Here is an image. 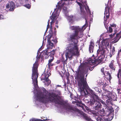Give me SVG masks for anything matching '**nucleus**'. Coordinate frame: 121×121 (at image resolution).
Returning <instances> with one entry per match:
<instances>
[{"label": "nucleus", "mask_w": 121, "mask_h": 121, "mask_svg": "<svg viewBox=\"0 0 121 121\" xmlns=\"http://www.w3.org/2000/svg\"><path fill=\"white\" fill-rule=\"evenodd\" d=\"M108 31L110 33H111L112 32V29L111 26H109V27L108 30Z\"/></svg>", "instance_id": "nucleus-41"}, {"label": "nucleus", "mask_w": 121, "mask_h": 121, "mask_svg": "<svg viewBox=\"0 0 121 121\" xmlns=\"http://www.w3.org/2000/svg\"><path fill=\"white\" fill-rule=\"evenodd\" d=\"M92 110L91 111L92 113L93 114V116L94 117H98V110Z\"/></svg>", "instance_id": "nucleus-28"}, {"label": "nucleus", "mask_w": 121, "mask_h": 121, "mask_svg": "<svg viewBox=\"0 0 121 121\" xmlns=\"http://www.w3.org/2000/svg\"><path fill=\"white\" fill-rule=\"evenodd\" d=\"M94 45V43L92 41H91L89 47V51L90 53H92L93 52V50Z\"/></svg>", "instance_id": "nucleus-19"}, {"label": "nucleus", "mask_w": 121, "mask_h": 121, "mask_svg": "<svg viewBox=\"0 0 121 121\" xmlns=\"http://www.w3.org/2000/svg\"><path fill=\"white\" fill-rule=\"evenodd\" d=\"M47 120V119L42 120L40 119H37L34 118L32 119L31 120H30L29 121H46Z\"/></svg>", "instance_id": "nucleus-31"}, {"label": "nucleus", "mask_w": 121, "mask_h": 121, "mask_svg": "<svg viewBox=\"0 0 121 121\" xmlns=\"http://www.w3.org/2000/svg\"><path fill=\"white\" fill-rule=\"evenodd\" d=\"M49 23H50V21L49 20L48 22V24L49 25Z\"/></svg>", "instance_id": "nucleus-58"}, {"label": "nucleus", "mask_w": 121, "mask_h": 121, "mask_svg": "<svg viewBox=\"0 0 121 121\" xmlns=\"http://www.w3.org/2000/svg\"><path fill=\"white\" fill-rule=\"evenodd\" d=\"M55 23L56 24V25H57L58 24V22L57 21H56Z\"/></svg>", "instance_id": "nucleus-54"}, {"label": "nucleus", "mask_w": 121, "mask_h": 121, "mask_svg": "<svg viewBox=\"0 0 121 121\" xmlns=\"http://www.w3.org/2000/svg\"><path fill=\"white\" fill-rule=\"evenodd\" d=\"M50 76L48 73H43L42 74L41 78V80H44L46 82H48L47 83L48 85H49L51 83V81L48 79L49 77Z\"/></svg>", "instance_id": "nucleus-11"}, {"label": "nucleus", "mask_w": 121, "mask_h": 121, "mask_svg": "<svg viewBox=\"0 0 121 121\" xmlns=\"http://www.w3.org/2000/svg\"><path fill=\"white\" fill-rule=\"evenodd\" d=\"M101 72L103 73V74L104 76L105 75L106 73H105L106 71H104V68H102L101 70Z\"/></svg>", "instance_id": "nucleus-40"}, {"label": "nucleus", "mask_w": 121, "mask_h": 121, "mask_svg": "<svg viewBox=\"0 0 121 121\" xmlns=\"http://www.w3.org/2000/svg\"><path fill=\"white\" fill-rule=\"evenodd\" d=\"M85 25L81 28L79 26H72L69 27L71 30H74V33H71L67 38L68 42L70 43L67 45L65 56L66 58H72L73 56L78 55L79 53L78 43V39L81 38L83 35V32L85 29H84Z\"/></svg>", "instance_id": "nucleus-2"}, {"label": "nucleus", "mask_w": 121, "mask_h": 121, "mask_svg": "<svg viewBox=\"0 0 121 121\" xmlns=\"http://www.w3.org/2000/svg\"><path fill=\"white\" fill-rule=\"evenodd\" d=\"M66 76L67 79L68 80L69 77V73L67 74H66Z\"/></svg>", "instance_id": "nucleus-45"}, {"label": "nucleus", "mask_w": 121, "mask_h": 121, "mask_svg": "<svg viewBox=\"0 0 121 121\" xmlns=\"http://www.w3.org/2000/svg\"><path fill=\"white\" fill-rule=\"evenodd\" d=\"M60 60H58L56 61V63L57 64H59L60 63Z\"/></svg>", "instance_id": "nucleus-48"}, {"label": "nucleus", "mask_w": 121, "mask_h": 121, "mask_svg": "<svg viewBox=\"0 0 121 121\" xmlns=\"http://www.w3.org/2000/svg\"><path fill=\"white\" fill-rule=\"evenodd\" d=\"M118 88H121V79H118Z\"/></svg>", "instance_id": "nucleus-38"}, {"label": "nucleus", "mask_w": 121, "mask_h": 121, "mask_svg": "<svg viewBox=\"0 0 121 121\" xmlns=\"http://www.w3.org/2000/svg\"><path fill=\"white\" fill-rule=\"evenodd\" d=\"M57 86H58V87H59V86H59V85H57Z\"/></svg>", "instance_id": "nucleus-63"}, {"label": "nucleus", "mask_w": 121, "mask_h": 121, "mask_svg": "<svg viewBox=\"0 0 121 121\" xmlns=\"http://www.w3.org/2000/svg\"><path fill=\"white\" fill-rule=\"evenodd\" d=\"M15 7V4L14 2L12 1L9 2V4H7L6 6V8L9 9V11H14Z\"/></svg>", "instance_id": "nucleus-12"}, {"label": "nucleus", "mask_w": 121, "mask_h": 121, "mask_svg": "<svg viewBox=\"0 0 121 121\" xmlns=\"http://www.w3.org/2000/svg\"><path fill=\"white\" fill-rule=\"evenodd\" d=\"M101 56L98 57V59H95L94 57H92L88 60L89 64L92 65H94L97 64H98L99 62H101L103 60V58L101 57Z\"/></svg>", "instance_id": "nucleus-6"}, {"label": "nucleus", "mask_w": 121, "mask_h": 121, "mask_svg": "<svg viewBox=\"0 0 121 121\" xmlns=\"http://www.w3.org/2000/svg\"><path fill=\"white\" fill-rule=\"evenodd\" d=\"M51 36L48 37L47 39L48 42L47 45V48L45 50L43 51L42 53L46 59L50 57L54 58V56L56 50H53L52 51L50 50V49H52L53 46V43L50 40Z\"/></svg>", "instance_id": "nucleus-4"}, {"label": "nucleus", "mask_w": 121, "mask_h": 121, "mask_svg": "<svg viewBox=\"0 0 121 121\" xmlns=\"http://www.w3.org/2000/svg\"><path fill=\"white\" fill-rule=\"evenodd\" d=\"M81 101H78L77 102V103L79 104H81Z\"/></svg>", "instance_id": "nucleus-56"}, {"label": "nucleus", "mask_w": 121, "mask_h": 121, "mask_svg": "<svg viewBox=\"0 0 121 121\" xmlns=\"http://www.w3.org/2000/svg\"><path fill=\"white\" fill-rule=\"evenodd\" d=\"M108 110H107V111L109 112L108 113H109V116H110L111 115V116L110 118L109 119L108 118V119L109 121H111L113 117L114 110H113V108L112 107H108Z\"/></svg>", "instance_id": "nucleus-13"}, {"label": "nucleus", "mask_w": 121, "mask_h": 121, "mask_svg": "<svg viewBox=\"0 0 121 121\" xmlns=\"http://www.w3.org/2000/svg\"><path fill=\"white\" fill-rule=\"evenodd\" d=\"M98 115L100 116H104L105 115V111L103 108L98 111Z\"/></svg>", "instance_id": "nucleus-26"}, {"label": "nucleus", "mask_w": 121, "mask_h": 121, "mask_svg": "<svg viewBox=\"0 0 121 121\" xmlns=\"http://www.w3.org/2000/svg\"><path fill=\"white\" fill-rule=\"evenodd\" d=\"M2 16H3V15H0V19H1V17Z\"/></svg>", "instance_id": "nucleus-59"}, {"label": "nucleus", "mask_w": 121, "mask_h": 121, "mask_svg": "<svg viewBox=\"0 0 121 121\" xmlns=\"http://www.w3.org/2000/svg\"><path fill=\"white\" fill-rule=\"evenodd\" d=\"M117 91L118 94H121V88H118L117 89Z\"/></svg>", "instance_id": "nucleus-39"}, {"label": "nucleus", "mask_w": 121, "mask_h": 121, "mask_svg": "<svg viewBox=\"0 0 121 121\" xmlns=\"http://www.w3.org/2000/svg\"><path fill=\"white\" fill-rule=\"evenodd\" d=\"M101 103L105 105V103L104 102V101L103 100H101Z\"/></svg>", "instance_id": "nucleus-49"}, {"label": "nucleus", "mask_w": 121, "mask_h": 121, "mask_svg": "<svg viewBox=\"0 0 121 121\" xmlns=\"http://www.w3.org/2000/svg\"><path fill=\"white\" fill-rule=\"evenodd\" d=\"M77 3L80 6V14L82 17H84L85 15V12L84 10V6L80 3L78 2H77Z\"/></svg>", "instance_id": "nucleus-16"}, {"label": "nucleus", "mask_w": 121, "mask_h": 121, "mask_svg": "<svg viewBox=\"0 0 121 121\" xmlns=\"http://www.w3.org/2000/svg\"><path fill=\"white\" fill-rule=\"evenodd\" d=\"M103 89L104 90V89L105 88V86H104V85L103 86Z\"/></svg>", "instance_id": "nucleus-57"}, {"label": "nucleus", "mask_w": 121, "mask_h": 121, "mask_svg": "<svg viewBox=\"0 0 121 121\" xmlns=\"http://www.w3.org/2000/svg\"><path fill=\"white\" fill-rule=\"evenodd\" d=\"M88 69H86L82 64H81L75 71V77L78 81V86L81 91L87 88L86 78L88 75Z\"/></svg>", "instance_id": "nucleus-3"}, {"label": "nucleus", "mask_w": 121, "mask_h": 121, "mask_svg": "<svg viewBox=\"0 0 121 121\" xmlns=\"http://www.w3.org/2000/svg\"><path fill=\"white\" fill-rule=\"evenodd\" d=\"M43 92L41 91H38V101L41 102L47 103L49 101L54 102L55 104H57L63 106L66 109H68L73 112L77 113L79 114L78 116L82 115L86 120L87 121H93L87 115L78 109L70 105L67 101H65L61 98H55L61 94L60 91L56 90L55 92L57 94L53 92H49L44 88L42 89Z\"/></svg>", "instance_id": "nucleus-1"}, {"label": "nucleus", "mask_w": 121, "mask_h": 121, "mask_svg": "<svg viewBox=\"0 0 121 121\" xmlns=\"http://www.w3.org/2000/svg\"><path fill=\"white\" fill-rule=\"evenodd\" d=\"M90 105L95 110H98L101 108L102 105L100 102L98 100L94 99L90 100Z\"/></svg>", "instance_id": "nucleus-5"}, {"label": "nucleus", "mask_w": 121, "mask_h": 121, "mask_svg": "<svg viewBox=\"0 0 121 121\" xmlns=\"http://www.w3.org/2000/svg\"><path fill=\"white\" fill-rule=\"evenodd\" d=\"M121 38V30L118 33L116 34V37L115 38V39L113 42L114 43L117 42Z\"/></svg>", "instance_id": "nucleus-18"}, {"label": "nucleus", "mask_w": 121, "mask_h": 121, "mask_svg": "<svg viewBox=\"0 0 121 121\" xmlns=\"http://www.w3.org/2000/svg\"><path fill=\"white\" fill-rule=\"evenodd\" d=\"M74 0H61L59 1L57 3L58 6V9L60 10H61V8H63L64 10H65L67 9V7L65 2H64L62 4L60 5L61 3H62V1H72Z\"/></svg>", "instance_id": "nucleus-7"}, {"label": "nucleus", "mask_w": 121, "mask_h": 121, "mask_svg": "<svg viewBox=\"0 0 121 121\" xmlns=\"http://www.w3.org/2000/svg\"><path fill=\"white\" fill-rule=\"evenodd\" d=\"M114 55L113 54H112V53H111V52H110V53L109 54V55H108V56L109 57V58H111L113 55Z\"/></svg>", "instance_id": "nucleus-42"}, {"label": "nucleus", "mask_w": 121, "mask_h": 121, "mask_svg": "<svg viewBox=\"0 0 121 121\" xmlns=\"http://www.w3.org/2000/svg\"><path fill=\"white\" fill-rule=\"evenodd\" d=\"M0 0V3L2 1V0Z\"/></svg>", "instance_id": "nucleus-62"}, {"label": "nucleus", "mask_w": 121, "mask_h": 121, "mask_svg": "<svg viewBox=\"0 0 121 121\" xmlns=\"http://www.w3.org/2000/svg\"><path fill=\"white\" fill-rule=\"evenodd\" d=\"M105 15L106 16V20H107L108 18L109 17V14L110 13L109 12H106L105 13Z\"/></svg>", "instance_id": "nucleus-32"}, {"label": "nucleus", "mask_w": 121, "mask_h": 121, "mask_svg": "<svg viewBox=\"0 0 121 121\" xmlns=\"http://www.w3.org/2000/svg\"><path fill=\"white\" fill-rule=\"evenodd\" d=\"M95 117L96 119V120L97 121H100V120H101V118L100 117Z\"/></svg>", "instance_id": "nucleus-43"}, {"label": "nucleus", "mask_w": 121, "mask_h": 121, "mask_svg": "<svg viewBox=\"0 0 121 121\" xmlns=\"http://www.w3.org/2000/svg\"><path fill=\"white\" fill-rule=\"evenodd\" d=\"M85 9L86 10V11L89 13H91L90 10V9L89 7L88 6H86L85 7Z\"/></svg>", "instance_id": "nucleus-36"}, {"label": "nucleus", "mask_w": 121, "mask_h": 121, "mask_svg": "<svg viewBox=\"0 0 121 121\" xmlns=\"http://www.w3.org/2000/svg\"><path fill=\"white\" fill-rule=\"evenodd\" d=\"M117 77L118 79H121V65H119V69L117 72Z\"/></svg>", "instance_id": "nucleus-21"}, {"label": "nucleus", "mask_w": 121, "mask_h": 121, "mask_svg": "<svg viewBox=\"0 0 121 121\" xmlns=\"http://www.w3.org/2000/svg\"><path fill=\"white\" fill-rule=\"evenodd\" d=\"M77 3L80 6V14L82 17H84L85 15V12L84 10V6L80 3L78 2H77Z\"/></svg>", "instance_id": "nucleus-14"}, {"label": "nucleus", "mask_w": 121, "mask_h": 121, "mask_svg": "<svg viewBox=\"0 0 121 121\" xmlns=\"http://www.w3.org/2000/svg\"><path fill=\"white\" fill-rule=\"evenodd\" d=\"M49 58V59L48 60V67L50 68L51 66H52L54 65V64L52 63V62L54 60V58L50 57Z\"/></svg>", "instance_id": "nucleus-20"}, {"label": "nucleus", "mask_w": 121, "mask_h": 121, "mask_svg": "<svg viewBox=\"0 0 121 121\" xmlns=\"http://www.w3.org/2000/svg\"><path fill=\"white\" fill-rule=\"evenodd\" d=\"M40 55L38 56V55L36 57V59L35 63L33 64V66L32 68L33 70V72L34 74H35V72L36 71L38 70V60L40 59Z\"/></svg>", "instance_id": "nucleus-8"}, {"label": "nucleus", "mask_w": 121, "mask_h": 121, "mask_svg": "<svg viewBox=\"0 0 121 121\" xmlns=\"http://www.w3.org/2000/svg\"><path fill=\"white\" fill-rule=\"evenodd\" d=\"M56 15L55 14V13L53 12L52 13V15L50 17V18L52 20V21L50 22L51 26L50 27V30H52V27L51 26V25L52 23H54V21L56 20Z\"/></svg>", "instance_id": "nucleus-17"}, {"label": "nucleus", "mask_w": 121, "mask_h": 121, "mask_svg": "<svg viewBox=\"0 0 121 121\" xmlns=\"http://www.w3.org/2000/svg\"><path fill=\"white\" fill-rule=\"evenodd\" d=\"M114 61L112 60L108 64V67L110 69L111 73L112 74L113 72H115L116 70V65L114 64Z\"/></svg>", "instance_id": "nucleus-9"}, {"label": "nucleus", "mask_w": 121, "mask_h": 121, "mask_svg": "<svg viewBox=\"0 0 121 121\" xmlns=\"http://www.w3.org/2000/svg\"><path fill=\"white\" fill-rule=\"evenodd\" d=\"M94 99H95V98L96 100H100V99L99 97L98 96L95 94L94 95Z\"/></svg>", "instance_id": "nucleus-37"}, {"label": "nucleus", "mask_w": 121, "mask_h": 121, "mask_svg": "<svg viewBox=\"0 0 121 121\" xmlns=\"http://www.w3.org/2000/svg\"><path fill=\"white\" fill-rule=\"evenodd\" d=\"M110 52L112 54H114L115 51V47L114 46H111L110 47Z\"/></svg>", "instance_id": "nucleus-29"}, {"label": "nucleus", "mask_w": 121, "mask_h": 121, "mask_svg": "<svg viewBox=\"0 0 121 121\" xmlns=\"http://www.w3.org/2000/svg\"><path fill=\"white\" fill-rule=\"evenodd\" d=\"M56 26L57 28H58V25H56Z\"/></svg>", "instance_id": "nucleus-60"}, {"label": "nucleus", "mask_w": 121, "mask_h": 121, "mask_svg": "<svg viewBox=\"0 0 121 121\" xmlns=\"http://www.w3.org/2000/svg\"><path fill=\"white\" fill-rule=\"evenodd\" d=\"M89 70L91 71L93 69L91 67H89Z\"/></svg>", "instance_id": "nucleus-52"}, {"label": "nucleus", "mask_w": 121, "mask_h": 121, "mask_svg": "<svg viewBox=\"0 0 121 121\" xmlns=\"http://www.w3.org/2000/svg\"><path fill=\"white\" fill-rule=\"evenodd\" d=\"M23 6H24L28 9H30L31 8V5L29 4H25Z\"/></svg>", "instance_id": "nucleus-34"}, {"label": "nucleus", "mask_w": 121, "mask_h": 121, "mask_svg": "<svg viewBox=\"0 0 121 121\" xmlns=\"http://www.w3.org/2000/svg\"><path fill=\"white\" fill-rule=\"evenodd\" d=\"M52 41H53V42H54L55 43H57V40L56 39L53 40H52Z\"/></svg>", "instance_id": "nucleus-44"}, {"label": "nucleus", "mask_w": 121, "mask_h": 121, "mask_svg": "<svg viewBox=\"0 0 121 121\" xmlns=\"http://www.w3.org/2000/svg\"><path fill=\"white\" fill-rule=\"evenodd\" d=\"M111 27H116V25L115 24H113L112 25H110Z\"/></svg>", "instance_id": "nucleus-47"}, {"label": "nucleus", "mask_w": 121, "mask_h": 121, "mask_svg": "<svg viewBox=\"0 0 121 121\" xmlns=\"http://www.w3.org/2000/svg\"><path fill=\"white\" fill-rule=\"evenodd\" d=\"M26 2H28L29 1V0H25Z\"/></svg>", "instance_id": "nucleus-61"}, {"label": "nucleus", "mask_w": 121, "mask_h": 121, "mask_svg": "<svg viewBox=\"0 0 121 121\" xmlns=\"http://www.w3.org/2000/svg\"><path fill=\"white\" fill-rule=\"evenodd\" d=\"M97 52L99 54H101V56H104V57L105 53V51L104 48H102L101 50H98Z\"/></svg>", "instance_id": "nucleus-22"}, {"label": "nucleus", "mask_w": 121, "mask_h": 121, "mask_svg": "<svg viewBox=\"0 0 121 121\" xmlns=\"http://www.w3.org/2000/svg\"><path fill=\"white\" fill-rule=\"evenodd\" d=\"M101 40V38L100 37V38L99 39V40H98L97 42L98 43H99L100 42V41Z\"/></svg>", "instance_id": "nucleus-51"}, {"label": "nucleus", "mask_w": 121, "mask_h": 121, "mask_svg": "<svg viewBox=\"0 0 121 121\" xmlns=\"http://www.w3.org/2000/svg\"><path fill=\"white\" fill-rule=\"evenodd\" d=\"M56 29V28H55V29H54L55 30Z\"/></svg>", "instance_id": "nucleus-64"}, {"label": "nucleus", "mask_w": 121, "mask_h": 121, "mask_svg": "<svg viewBox=\"0 0 121 121\" xmlns=\"http://www.w3.org/2000/svg\"><path fill=\"white\" fill-rule=\"evenodd\" d=\"M105 73H106L104 75L106 77L107 79H109L110 80L112 78V77L111 75V73H110L109 71H106Z\"/></svg>", "instance_id": "nucleus-24"}, {"label": "nucleus", "mask_w": 121, "mask_h": 121, "mask_svg": "<svg viewBox=\"0 0 121 121\" xmlns=\"http://www.w3.org/2000/svg\"><path fill=\"white\" fill-rule=\"evenodd\" d=\"M37 71L38 70L36 71L35 74L33 73V70H32V78L35 86H38L37 78L38 76V74L37 73Z\"/></svg>", "instance_id": "nucleus-10"}, {"label": "nucleus", "mask_w": 121, "mask_h": 121, "mask_svg": "<svg viewBox=\"0 0 121 121\" xmlns=\"http://www.w3.org/2000/svg\"><path fill=\"white\" fill-rule=\"evenodd\" d=\"M110 8L109 5H106L105 8L104 14H105L106 12L107 13L109 12V10H110Z\"/></svg>", "instance_id": "nucleus-30"}, {"label": "nucleus", "mask_w": 121, "mask_h": 121, "mask_svg": "<svg viewBox=\"0 0 121 121\" xmlns=\"http://www.w3.org/2000/svg\"><path fill=\"white\" fill-rule=\"evenodd\" d=\"M101 45L102 46H104L105 47H107L109 45V43L106 40L104 39L101 42Z\"/></svg>", "instance_id": "nucleus-23"}, {"label": "nucleus", "mask_w": 121, "mask_h": 121, "mask_svg": "<svg viewBox=\"0 0 121 121\" xmlns=\"http://www.w3.org/2000/svg\"><path fill=\"white\" fill-rule=\"evenodd\" d=\"M111 95L110 99V100L111 101H117V98L116 96H115L114 95H113L112 93Z\"/></svg>", "instance_id": "nucleus-27"}, {"label": "nucleus", "mask_w": 121, "mask_h": 121, "mask_svg": "<svg viewBox=\"0 0 121 121\" xmlns=\"http://www.w3.org/2000/svg\"><path fill=\"white\" fill-rule=\"evenodd\" d=\"M77 3L80 6V14L82 17H84L85 15V12L84 10V6L80 3L78 2H77Z\"/></svg>", "instance_id": "nucleus-15"}, {"label": "nucleus", "mask_w": 121, "mask_h": 121, "mask_svg": "<svg viewBox=\"0 0 121 121\" xmlns=\"http://www.w3.org/2000/svg\"><path fill=\"white\" fill-rule=\"evenodd\" d=\"M61 60H62V62H64V63L65 62V60L64 58H63V57H62V59Z\"/></svg>", "instance_id": "nucleus-50"}, {"label": "nucleus", "mask_w": 121, "mask_h": 121, "mask_svg": "<svg viewBox=\"0 0 121 121\" xmlns=\"http://www.w3.org/2000/svg\"><path fill=\"white\" fill-rule=\"evenodd\" d=\"M73 16H68V19L69 22H71L72 20Z\"/></svg>", "instance_id": "nucleus-35"}, {"label": "nucleus", "mask_w": 121, "mask_h": 121, "mask_svg": "<svg viewBox=\"0 0 121 121\" xmlns=\"http://www.w3.org/2000/svg\"><path fill=\"white\" fill-rule=\"evenodd\" d=\"M117 54L118 56L121 54V49L118 51Z\"/></svg>", "instance_id": "nucleus-46"}, {"label": "nucleus", "mask_w": 121, "mask_h": 121, "mask_svg": "<svg viewBox=\"0 0 121 121\" xmlns=\"http://www.w3.org/2000/svg\"><path fill=\"white\" fill-rule=\"evenodd\" d=\"M109 118V119L110 118L109 117H108L107 118V119L105 118L104 117H102L101 118V120H100V121H108V120L109 121V120L108 119V118Z\"/></svg>", "instance_id": "nucleus-33"}, {"label": "nucleus", "mask_w": 121, "mask_h": 121, "mask_svg": "<svg viewBox=\"0 0 121 121\" xmlns=\"http://www.w3.org/2000/svg\"><path fill=\"white\" fill-rule=\"evenodd\" d=\"M49 27V25L48 24L47 26V30L48 29V28Z\"/></svg>", "instance_id": "nucleus-53"}, {"label": "nucleus", "mask_w": 121, "mask_h": 121, "mask_svg": "<svg viewBox=\"0 0 121 121\" xmlns=\"http://www.w3.org/2000/svg\"><path fill=\"white\" fill-rule=\"evenodd\" d=\"M112 93L111 92L108 91L107 92V94H106L103 95L105 96L106 98L108 100H110V98Z\"/></svg>", "instance_id": "nucleus-25"}, {"label": "nucleus", "mask_w": 121, "mask_h": 121, "mask_svg": "<svg viewBox=\"0 0 121 121\" xmlns=\"http://www.w3.org/2000/svg\"><path fill=\"white\" fill-rule=\"evenodd\" d=\"M96 66V65H94V66H92V68L93 69Z\"/></svg>", "instance_id": "nucleus-55"}]
</instances>
